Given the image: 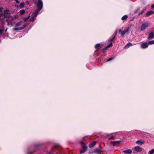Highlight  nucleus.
<instances>
[{
  "label": "nucleus",
  "instance_id": "1",
  "mask_svg": "<svg viewBox=\"0 0 154 154\" xmlns=\"http://www.w3.org/2000/svg\"><path fill=\"white\" fill-rule=\"evenodd\" d=\"M3 8L0 9V21L2 24V26L0 27V34H2L4 31V28L5 26V18H7L6 21L8 23V25H11L13 26L12 23L14 18L11 16L8 10L5 11H3Z\"/></svg>",
  "mask_w": 154,
  "mask_h": 154
},
{
  "label": "nucleus",
  "instance_id": "2",
  "mask_svg": "<svg viewBox=\"0 0 154 154\" xmlns=\"http://www.w3.org/2000/svg\"><path fill=\"white\" fill-rule=\"evenodd\" d=\"M80 144L81 145L82 149L80 151V154H82L85 152L88 149V147L85 143L83 141H80Z\"/></svg>",
  "mask_w": 154,
  "mask_h": 154
},
{
  "label": "nucleus",
  "instance_id": "3",
  "mask_svg": "<svg viewBox=\"0 0 154 154\" xmlns=\"http://www.w3.org/2000/svg\"><path fill=\"white\" fill-rule=\"evenodd\" d=\"M37 9H36L38 11H40L42 8L43 7V2L41 0H38L36 4Z\"/></svg>",
  "mask_w": 154,
  "mask_h": 154
},
{
  "label": "nucleus",
  "instance_id": "4",
  "mask_svg": "<svg viewBox=\"0 0 154 154\" xmlns=\"http://www.w3.org/2000/svg\"><path fill=\"white\" fill-rule=\"evenodd\" d=\"M149 24L148 23H143L141 26L140 30L141 31L144 30L148 27Z\"/></svg>",
  "mask_w": 154,
  "mask_h": 154
},
{
  "label": "nucleus",
  "instance_id": "5",
  "mask_svg": "<svg viewBox=\"0 0 154 154\" xmlns=\"http://www.w3.org/2000/svg\"><path fill=\"white\" fill-rule=\"evenodd\" d=\"M27 26V24L26 23H25L23 26H22V27L14 28L13 30L14 31H17L18 30H21L24 29Z\"/></svg>",
  "mask_w": 154,
  "mask_h": 154
},
{
  "label": "nucleus",
  "instance_id": "6",
  "mask_svg": "<svg viewBox=\"0 0 154 154\" xmlns=\"http://www.w3.org/2000/svg\"><path fill=\"white\" fill-rule=\"evenodd\" d=\"M149 44L148 43V42H145L143 43L141 45V48L143 49L146 48L148 47Z\"/></svg>",
  "mask_w": 154,
  "mask_h": 154
},
{
  "label": "nucleus",
  "instance_id": "7",
  "mask_svg": "<svg viewBox=\"0 0 154 154\" xmlns=\"http://www.w3.org/2000/svg\"><path fill=\"white\" fill-rule=\"evenodd\" d=\"M130 28L128 27L126 29H125L124 30L122 31L121 32V35L122 36H123L125 34L128 33V32L129 31Z\"/></svg>",
  "mask_w": 154,
  "mask_h": 154
},
{
  "label": "nucleus",
  "instance_id": "8",
  "mask_svg": "<svg viewBox=\"0 0 154 154\" xmlns=\"http://www.w3.org/2000/svg\"><path fill=\"white\" fill-rule=\"evenodd\" d=\"M39 11H38V10L36 9L32 14V15L34 17L36 18Z\"/></svg>",
  "mask_w": 154,
  "mask_h": 154
},
{
  "label": "nucleus",
  "instance_id": "9",
  "mask_svg": "<svg viewBox=\"0 0 154 154\" xmlns=\"http://www.w3.org/2000/svg\"><path fill=\"white\" fill-rule=\"evenodd\" d=\"M136 143L140 145H142L144 143V141L143 140H138L136 141Z\"/></svg>",
  "mask_w": 154,
  "mask_h": 154
},
{
  "label": "nucleus",
  "instance_id": "10",
  "mask_svg": "<svg viewBox=\"0 0 154 154\" xmlns=\"http://www.w3.org/2000/svg\"><path fill=\"white\" fill-rule=\"evenodd\" d=\"M132 152V151L131 149H128L123 151V152L125 154H130Z\"/></svg>",
  "mask_w": 154,
  "mask_h": 154
},
{
  "label": "nucleus",
  "instance_id": "11",
  "mask_svg": "<svg viewBox=\"0 0 154 154\" xmlns=\"http://www.w3.org/2000/svg\"><path fill=\"white\" fill-rule=\"evenodd\" d=\"M135 150L138 152H140L142 151L141 148L139 146H137L135 147Z\"/></svg>",
  "mask_w": 154,
  "mask_h": 154
},
{
  "label": "nucleus",
  "instance_id": "12",
  "mask_svg": "<svg viewBox=\"0 0 154 154\" xmlns=\"http://www.w3.org/2000/svg\"><path fill=\"white\" fill-rule=\"evenodd\" d=\"M154 12L152 11H149L147 12L145 16L146 17H148L151 15Z\"/></svg>",
  "mask_w": 154,
  "mask_h": 154
},
{
  "label": "nucleus",
  "instance_id": "13",
  "mask_svg": "<svg viewBox=\"0 0 154 154\" xmlns=\"http://www.w3.org/2000/svg\"><path fill=\"white\" fill-rule=\"evenodd\" d=\"M154 38V34L152 32H151L149 35L148 38L152 39Z\"/></svg>",
  "mask_w": 154,
  "mask_h": 154
},
{
  "label": "nucleus",
  "instance_id": "14",
  "mask_svg": "<svg viewBox=\"0 0 154 154\" xmlns=\"http://www.w3.org/2000/svg\"><path fill=\"white\" fill-rule=\"evenodd\" d=\"M96 141H94V142L91 143L89 145V147L90 148L93 147L96 144Z\"/></svg>",
  "mask_w": 154,
  "mask_h": 154
},
{
  "label": "nucleus",
  "instance_id": "15",
  "mask_svg": "<svg viewBox=\"0 0 154 154\" xmlns=\"http://www.w3.org/2000/svg\"><path fill=\"white\" fill-rule=\"evenodd\" d=\"M132 45V44L128 42V43L124 47V48H128L129 47Z\"/></svg>",
  "mask_w": 154,
  "mask_h": 154
},
{
  "label": "nucleus",
  "instance_id": "16",
  "mask_svg": "<svg viewBox=\"0 0 154 154\" xmlns=\"http://www.w3.org/2000/svg\"><path fill=\"white\" fill-rule=\"evenodd\" d=\"M102 152V151L101 150L97 149L94 150V152L98 154H100Z\"/></svg>",
  "mask_w": 154,
  "mask_h": 154
},
{
  "label": "nucleus",
  "instance_id": "17",
  "mask_svg": "<svg viewBox=\"0 0 154 154\" xmlns=\"http://www.w3.org/2000/svg\"><path fill=\"white\" fill-rule=\"evenodd\" d=\"M121 142V140L118 141H115L114 142H112L113 145L114 146H116V143H119Z\"/></svg>",
  "mask_w": 154,
  "mask_h": 154
},
{
  "label": "nucleus",
  "instance_id": "18",
  "mask_svg": "<svg viewBox=\"0 0 154 154\" xmlns=\"http://www.w3.org/2000/svg\"><path fill=\"white\" fill-rule=\"evenodd\" d=\"M22 21H20L19 22L17 23L15 25V26H20L22 24Z\"/></svg>",
  "mask_w": 154,
  "mask_h": 154
},
{
  "label": "nucleus",
  "instance_id": "19",
  "mask_svg": "<svg viewBox=\"0 0 154 154\" xmlns=\"http://www.w3.org/2000/svg\"><path fill=\"white\" fill-rule=\"evenodd\" d=\"M25 5V4L24 2H22L20 3L19 5V8L20 9H22L24 7Z\"/></svg>",
  "mask_w": 154,
  "mask_h": 154
},
{
  "label": "nucleus",
  "instance_id": "20",
  "mask_svg": "<svg viewBox=\"0 0 154 154\" xmlns=\"http://www.w3.org/2000/svg\"><path fill=\"white\" fill-rule=\"evenodd\" d=\"M128 17V16L127 15H125L123 16L121 18L122 20H125L127 19Z\"/></svg>",
  "mask_w": 154,
  "mask_h": 154
},
{
  "label": "nucleus",
  "instance_id": "21",
  "mask_svg": "<svg viewBox=\"0 0 154 154\" xmlns=\"http://www.w3.org/2000/svg\"><path fill=\"white\" fill-rule=\"evenodd\" d=\"M115 38H116V36H113L112 37V38H109V41L110 42H112V41H113Z\"/></svg>",
  "mask_w": 154,
  "mask_h": 154
},
{
  "label": "nucleus",
  "instance_id": "22",
  "mask_svg": "<svg viewBox=\"0 0 154 154\" xmlns=\"http://www.w3.org/2000/svg\"><path fill=\"white\" fill-rule=\"evenodd\" d=\"M148 154H154V149L149 151Z\"/></svg>",
  "mask_w": 154,
  "mask_h": 154
},
{
  "label": "nucleus",
  "instance_id": "23",
  "mask_svg": "<svg viewBox=\"0 0 154 154\" xmlns=\"http://www.w3.org/2000/svg\"><path fill=\"white\" fill-rule=\"evenodd\" d=\"M35 19L36 18L34 17L33 16L31 15V17L30 19V20L31 21H34Z\"/></svg>",
  "mask_w": 154,
  "mask_h": 154
},
{
  "label": "nucleus",
  "instance_id": "24",
  "mask_svg": "<svg viewBox=\"0 0 154 154\" xmlns=\"http://www.w3.org/2000/svg\"><path fill=\"white\" fill-rule=\"evenodd\" d=\"M19 12L21 14H23L25 13V11L24 10H22L20 11Z\"/></svg>",
  "mask_w": 154,
  "mask_h": 154
},
{
  "label": "nucleus",
  "instance_id": "25",
  "mask_svg": "<svg viewBox=\"0 0 154 154\" xmlns=\"http://www.w3.org/2000/svg\"><path fill=\"white\" fill-rule=\"evenodd\" d=\"M148 43L150 45H152L154 44V40L150 41L148 42Z\"/></svg>",
  "mask_w": 154,
  "mask_h": 154
},
{
  "label": "nucleus",
  "instance_id": "26",
  "mask_svg": "<svg viewBox=\"0 0 154 154\" xmlns=\"http://www.w3.org/2000/svg\"><path fill=\"white\" fill-rule=\"evenodd\" d=\"M100 45L99 43L95 45V48H97L100 47Z\"/></svg>",
  "mask_w": 154,
  "mask_h": 154
},
{
  "label": "nucleus",
  "instance_id": "27",
  "mask_svg": "<svg viewBox=\"0 0 154 154\" xmlns=\"http://www.w3.org/2000/svg\"><path fill=\"white\" fill-rule=\"evenodd\" d=\"M146 9V8H145L144 9H143L142 11L139 13V15L142 14L144 12Z\"/></svg>",
  "mask_w": 154,
  "mask_h": 154
},
{
  "label": "nucleus",
  "instance_id": "28",
  "mask_svg": "<svg viewBox=\"0 0 154 154\" xmlns=\"http://www.w3.org/2000/svg\"><path fill=\"white\" fill-rule=\"evenodd\" d=\"M112 43L111 42L109 44V45H108L107 46V47L108 48H109L110 47H112Z\"/></svg>",
  "mask_w": 154,
  "mask_h": 154
},
{
  "label": "nucleus",
  "instance_id": "29",
  "mask_svg": "<svg viewBox=\"0 0 154 154\" xmlns=\"http://www.w3.org/2000/svg\"><path fill=\"white\" fill-rule=\"evenodd\" d=\"M40 145V144H39V143H37V144H35L34 145V146H35L36 147H37L38 146H39Z\"/></svg>",
  "mask_w": 154,
  "mask_h": 154
},
{
  "label": "nucleus",
  "instance_id": "30",
  "mask_svg": "<svg viewBox=\"0 0 154 154\" xmlns=\"http://www.w3.org/2000/svg\"><path fill=\"white\" fill-rule=\"evenodd\" d=\"M146 2L144 0H142V4L143 5H145L146 4Z\"/></svg>",
  "mask_w": 154,
  "mask_h": 154
},
{
  "label": "nucleus",
  "instance_id": "31",
  "mask_svg": "<svg viewBox=\"0 0 154 154\" xmlns=\"http://www.w3.org/2000/svg\"><path fill=\"white\" fill-rule=\"evenodd\" d=\"M112 139H114V138L113 136H112L109 138V140H110Z\"/></svg>",
  "mask_w": 154,
  "mask_h": 154
},
{
  "label": "nucleus",
  "instance_id": "32",
  "mask_svg": "<svg viewBox=\"0 0 154 154\" xmlns=\"http://www.w3.org/2000/svg\"><path fill=\"white\" fill-rule=\"evenodd\" d=\"M112 59L113 58L112 57H110L107 59L106 61H109L112 60Z\"/></svg>",
  "mask_w": 154,
  "mask_h": 154
},
{
  "label": "nucleus",
  "instance_id": "33",
  "mask_svg": "<svg viewBox=\"0 0 154 154\" xmlns=\"http://www.w3.org/2000/svg\"><path fill=\"white\" fill-rule=\"evenodd\" d=\"M108 48L107 47H106L104 48H103L102 49V51H104L105 50H106Z\"/></svg>",
  "mask_w": 154,
  "mask_h": 154
},
{
  "label": "nucleus",
  "instance_id": "34",
  "mask_svg": "<svg viewBox=\"0 0 154 154\" xmlns=\"http://www.w3.org/2000/svg\"><path fill=\"white\" fill-rule=\"evenodd\" d=\"M24 21H26L27 20L26 17H23Z\"/></svg>",
  "mask_w": 154,
  "mask_h": 154
},
{
  "label": "nucleus",
  "instance_id": "35",
  "mask_svg": "<svg viewBox=\"0 0 154 154\" xmlns=\"http://www.w3.org/2000/svg\"><path fill=\"white\" fill-rule=\"evenodd\" d=\"M35 152V151L32 152H27V154H32V153H34Z\"/></svg>",
  "mask_w": 154,
  "mask_h": 154
},
{
  "label": "nucleus",
  "instance_id": "36",
  "mask_svg": "<svg viewBox=\"0 0 154 154\" xmlns=\"http://www.w3.org/2000/svg\"><path fill=\"white\" fill-rule=\"evenodd\" d=\"M151 8L152 9H154V4L151 5Z\"/></svg>",
  "mask_w": 154,
  "mask_h": 154
},
{
  "label": "nucleus",
  "instance_id": "37",
  "mask_svg": "<svg viewBox=\"0 0 154 154\" xmlns=\"http://www.w3.org/2000/svg\"><path fill=\"white\" fill-rule=\"evenodd\" d=\"M14 0L17 3H20V2L18 0Z\"/></svg>",
  "mask_w": 154,
  "mask_h": 154
},
{
  "label": "nucleus",
  "instance_id": "38",
  "mask_svg": "<svg viewBox=\"0 0 154 154\" xmlns=\"http://www.w3.org/2000/svg\"><path fill=\"white\" fill-rule=\"evenodd\" d=\"M117 32L116 31H115V32H114V36H116V35H117Z\"/></svg>",
  "mask_w": 154,
  "mask_h": 154
},
{
  "label": "nucleus",
  "instance_id": "39",
  "mask_svg": "<svg viewBox=\"0 0 154 154\" xmlns=\"http://www.w3.org/2000/svg\"><path fill=\"white\" fill-rule=\"evenodd\" d=\"M30 17V16H27V17L26 18H27V19H28Z\"/></svg>",
  "mask_w": 154,
  "mask_h": 154
},
{
  "label": "nucleus",
  "instance_id": "40",
  "mask_svg": "<svg viewBox=\"0 0 154 154\" xmlns=\"http://www.w3.org/2000/svg\"><path fill=\"white\" fill-rule=\"evenodd\" d=\"M122 31H121V29H119V33H121V32H122Z\"/></svg>",
  "mask_w": 154,
  "mask_h": 154
},
{
  "label": "nucleus",
  "instance_id": "41",
  "mask_svg": "<svg viewBox=\"0 0 154 154\" xmlns=\"http://www.w3.org/2000/svg\"><path fill=\"white\" fill-rule=\"evenodd\" d=\"M93 153V152H90L89 154H91Z\"/></svg>",
  "mask_w": 154,
  "mask_h": 154
},
{
  "label": "nucleus",
  "instance_id": "42",
  "mask_svg": "<svg viewBox=\"0 0 154 154\" xmlns=\"http://www.w3.org/2000/svg\"><path fill=\"white\" fill-rule=\"evenodd\" d=\"M7 31V29H6L5 32H6Z\"/></svg>",
  "mask_w": 154,
  "mask_h": 154
}]
</instances>
